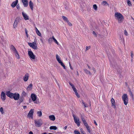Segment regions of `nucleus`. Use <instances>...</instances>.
<instances>
[{"label": "nucleus", "instance_id": "obj_1", "mask_svg": "<svg viewBox=\"0 0 134 134\" xmlns=\"http://www.w3.org/2000/svg\"><path fill=\"white\" fill-rule=\"evenodd\" d=\"M114 16L115 19L118 20L119 23H121L122 22L124 19V17L121 14L116 12Z\"/></svg>", "mask_w": 134, "mask_h": 134}, {"label": "nucleus", "instance_id": "obj_2", "mask_svg": "<svg viewBox=\"0 0 134 134\" xmlns=\"http://www.w3.org/2000/svg\"><path fill=\"white\" fill-rule=\"evenodd\" d=\"M10 48L13 52L15 54V55L18 59H19L20 57L15 47L13 45L11 46Z\"/></svg>", "mask_w": 134, "mask_h": 134}, {"label": "nucleus", "instance_id": "obj_3", "mask_svg": "<svg viewBox=\"0 0 134 134\" xmlns=\"http://www.w3.org/2000/svg\"><path fill=\"white\" fill-rule=\"evenodd\" d=\"M122 100L124 101V104L126 105L127 104L128 102V98L127 94H124L122 96Z\"/></svg>", "mask_w": 134, "mask_h": 134}, {"label": "nucleus", "instance_id": "obj_4", "mask_svg": "<svg viewBox=\"0 0 134 134\" xmlns=\"http://www.w3.org/2000/svg\"><path fill=\"white\" fill-rule=\"evenodd\" d=\"M28 45L34 49H37V47L35 42L34 41L32 43H28Z\"/></svg>", "mask_w": 134, "mask_h": 134}, {"label": "nucleus", "instance_id": "obj_5", "mask_svg": "<svg viewBox=\"0 0 134 134\" xmlns=\"http://www.w3.org/2000/svg\"><path fill=\"white\" fill-rule=\"evenodd\" d=\"M35 126L37 127L41 126L42 124V122L41 120H35L34 121Z\"/></svg>", "mask_w": 134, "mask_h": 134}, {"label": "nucleus", "instance_id": "obj_6", "mask_svg": "<svg viewBox=\"0 0 134 134\" xmlns=\"http://www.w3.org/2000/svg\"><path fill=\"white\" fill-rule=\"evenodd\" d=\"M28 54L31 59H35V55L31 51H28Z\"/></svg>", "mask_w": 134, "mask_h": 134}, {"label": "nucleus", "instance_id": "obj_7", "mask_svg": "<svg viewBox=\"0 0 134 134\" xmlns=\"http://www.w3.org/2000/svg\"><path fill=\"white\" fill-rule=\"evenodd\" d=\"M20 20V18L17 17L16 18L13 24V27L14 28H15L16 27L18 24Z\"/></svg>", "mask_w": 134, "mask_h": 134}, {"label": "nucleus", "instance_id": "obj_8", "mask_svg": "<svg viewBox=\"0 0 134 134\" xmlns=\"http://www.w3.org/2000/svg\"><path fill=\"white\" fill-rule=\"evenodd\" d=\"M73 116L74 118L75 122L77 124V126H79L80 125V124L79 122V119H77L76 117L74 114L73 115Z\"/></svg>", "mask_w": 134, "mask_h": 134}, {"label": "nucleus", "instance_id": "obj_9", "mask_svg": "<svg viewBox=\"0 0 134 134\" xmlns=\"http://www.w3.org/2000/svg\"><path fill=\"white\" fill-rule=\"evenodd\" d=\"M20 95L19 93H14L12 99L13 98L15 100H18L19 98Z\"/></svg>", "mask_w": 134, "mask_h": 134}, {"label": "nucleus", "instance_id": "obj_10", "mask_svg": "<svg viewBox=\"0 0 134 134\" xmlns=\"http://www.w3.org/2000/svg\"><path fill=\"white\" fill-rule=\"evenodd\" d=\"M6 95L8 97L11 99H12L14 93H11L9 91H7L6 92Z\"/></svg>", "mask_w": 134, "mask_h": 134}, {"label": "nucleus", "instance_id": "obj_11", "mask_svg": "<svg viewBox=\"0 0 134 134\" xmlns=\"http://www.w3.org/2000/svg\"><path fill=\"white\" fill-rule=\"evenodd\" d=\"M34 109H32L30 111L27 115V116L29 118H33V115L34 113Z\"/></svg>", "mask_w": 134, "mask_h": 134}, {"label": "nucleus", "instance_id": "obj_12", "mask_svg": "<svg viewBox=\"0 0 134 134\" xmlns=\"http://www.w3.org/2000/svg\"><path fill=\"white\" fill-rule=\"evenodd\" d=\"M111 107L114 109H116V107L115 104V102L113 98H112L111 100Z\"/></svg>", "mask_w": 134, "mask_h": 134}, {"label": "nucleus", "instance_id": "obj_13", "mask_svg": "<svg viewBox=\"0 0 134 134\" xmlns=\"http://www.w3.org/2000/svg\"><path fill=\"white\" fill-rule=\"evenodd\" d=\"M1 98L3 100H5L6 99L5 94L3 92H2L1 94Z\"/></svg>", "mask_w": 134, "mask_h": 134}, {"label": "nucleus", "instance_id": "obj_14", "mask_svg": "<svg viewBox=\"0 0 134 134\" xmlns=\"http://www.w3.org/2000/svg\"><path fill=\"white\" fill-rule=\"evenodd\" d=\"M28 0H21L24 6L25 7H27L28 5Z\"/></svg>", "mask_w": 134, "mask_h": 134}, {"label": "nucleus", "instance_id": "obj_15", "mask_svg": "<svg viewBox=\"0 0 134 134\" xmlns=\"http://www.w3.org/2000/svg\"><path fill=\"white\" fill-rule=\"evenodd\" d=\"M31 98L32 100L34 101H35L37 97L35 94L32 93L31 95Z\"/></svg>", "mask_w": 134, "mask_h": 134}, {"label": "nucleus", "instance_id": "obj_16", "mask_svg": "<svg viewBox=\"0 0 134 134\" xmlns=\"http://www.w3.org/2000/svg\"><path fill=\"white\" fill-rule=\"evenodd\" d=\"M22 14L24 19L25 20H28L29 19V16L26 13H24V12H23L22 13Z\"/></svg>", "mask_w": 134, "mask_h": 134}, {"label": "nucleus", "instance_id": "obj_17", "mask_svg": "<svg viewBox=\"0 0 134 134\" xmlns=\"http://www.w3.org/2000/svg\"><path fill=\"white\" fill-rule=\"evenodd\" d=\"M18 0L13 2L11 6L12 8H14L16 5L18 3Z\"/></svg>", "mask_w": 134, "mask_h": 134}, {"label": "nucleus", "instance_id": "obj_18", "mask_svg": "<svg viewBox=\"0 0 134 134\" xmlns=\"http://www.w3.org/2000/svg\"><path fill=\"white\" fill-rule=\"evenodd\" d=\"M29 6L30 8L32 10H33V6H34V3H33L31 1H30L29 2Z\"/></svg>", "mask_w": 134, "mask_h": 134}, {"label": "nucleus", "instance_id": "obj_19", "mask_svg": "<svg viewBox=\"0 0 134 134\" xmlns=\"http://www.w3.org/2000/svg\"><path fill=\"white\" fill-rule=\"evenodd\" d=\"M29 76L28 73L26 74L24 76L23 78L24 81H26L28 80Z\"/></svg>", "mask_w": 134, "mask_h": 134}, {"label": "nucleus", "instance_id": "obj_20", "mask_svg": "<svg viewBox=\"0 0 134 134\" xmlns=\"http://www.w3.org/2000/svg\"><path fill=\"white\" fill-rule=\"evenodd\" d=\"M86 127V128L88 132L89 133H90L91 132V130L90 129V127L88 124L85 125V126Z\"/></svg>", "mask_w": 134, "mask_h": 134}, {"label": "nucleus", "instance_id": "obj_21", "mask_svg": "<svg viewBox=\"0 0 134 134\" xmlns=\"http://www.w3.org/2000/svg\"><path fill=\"white\" fill-rule=\"evenodd\" d=\"M49 118L50 120L52 121H54L55 120V117L54 115H51L49 116Z\"/></svg>", "mask_w": 134, "mask_h": 134}, {"label": "nucleus", "instance_id": "obj_22", "mask_svg": "<svg viewBox=\"0 0 134 134\" xmlns=\"http://www.w3.org/2000/svg\"><path fill=\"white\" fill-rule=\"evenodd\" d=\"M73 91L75 92V94L76 96L78 97V98H79L80 97V96L78 94L77 90L76 88H75L74 89H73Z\"/></svg>", "mask_w": 134, "mask_h": 134}, {"label": "nucleus", "instance_id": "obj_23", "mask_svg": "<svg viewBox=\"0 0 134 134\" xmlns=\"http://www.w3.org/2000/svg\"><path fill=\"white\" fill-rule=\"evenodd\" d=\"M32 87V83L30 84L28 86L27 89L29 90H31Z\"/></svg>", "mask_w": 134, "mask_h": 134}, {"label": "nucleus", "instance_id": "obj_24", "mask_svg": "<svg viewBox=\"0 0 134 134\" xmlns=\"http://www.w3.org/2000/svg\"><path fill=\"white\" fill-rule=\"evenodd\" d=\"M84 70L85 71V72L87 74H89L90 75H91V73L90 72V71L87 70V69H85Z\"/></svg>", "mask_w": 134, "mask_h": 134}, {"label": "nucleus", "instance_id": "obj_25", "mask_svg": "<svg viewBox=\"0 0 134 134\" xmlns=\"http://www.w3.org/2000/svg\"><path fill=\"white\" fill-rule=\"evenodd\" d=\"M52 39H53V40L54 41V42L56 43L57 45H58L59 43L58 42V41H57V40L55 38L54 36H53L52 37Z\"/></svg>", "mask_w": 134, "mask_h": 134}, {"label": "nucleus", "instance_id": "obj_26", "mask_svg": "<svg viewBox=\"0 0 134 134\" xmlns=\"http://www.w3.org/2000/svg\"><path fill=\"white\" fill-rule=\"evenodd\" d=\"M49 129L50 130H56L57 129V128L56 126H51L49 127Z\"/></svg>", "mask_w": 134, "mask_h": 134}, {"label": "nucleus", "instance_id": "obj_27", "mask_svg": "<svg viewBox=\"0 0 134 134\" xmlns=\"http://www.w3.org/2000/svg\"><path fill=\"white\" fill-rule=\"evenodd\" d=\"M127 1L128 5L129 6H132V4L131 1L129 0H127Z\"/></svg>", "mask_w": 134, "mask_h": 134}, {"label": "nucleus", "instance_id": "obj_28", "mask_svg": "<svg viewBox=\"0 0 134 134\" xmlns=\"http://www.w3.org/2000/svg\"><path fill=\"white\" fill-rule=\"evenodd\" d=\"M102 5H108V3L106 1H103L102 3Z\"/></svg>", "mask_w": 134, "mask_h": 134}, {"label": "nucleus", "instance_id": "obj_29", "mask_svg": "<svg viewBox=\"0 0 134 134\" xmlns=\"http://www.w3.org/2000/svg\"><path fill=\"white\" fill-rule=\"evenodd\" d=\"M38 116L39 117H41L42 115V113L41 111H38L37 112Z\"/></svg>", "mask_w": 134, "mask_h": 134}, {"label": "nucleus", "instance_id": "obj_30", "mask_svg": "<svg viewBox=\"0 0 134 134\" xmlns=\"http://www.w3.org/2000/svg\"><path fill=\"white\" fill-rule=\"evenodd\" d=\"M62 18L65 21L67 22L69 20H68V18L64 16H63Z\"/></svg>", "mask_w": 134, "mask_h": 134}, {"label": "nucleus", "instance_id": "obj_31", "mask_svg": "<svg viewBox=\"0 0 134 134\" xmlns=\"http://www.w3.org/2000/svg\"><path fill=\"white\" fill-rule=\"evenodd\" d=\"M74 134H80V132L78 130H75L74 131Z\"/></svg>", "mask_w": 134, "mask_h": 134}, {"label": "nucleus", "instance_id": "obj_32", "mask_svg": "<svg viewBox=\"0 0 134 134\" xmlns=\"http://www.w3.org/2000/svg\"><path fill=\"white\" fill-rule=\"evenodd\" d=\"M93 9L96 10H97V5L96 4H94L93 5Z\"/></svg>", "mask_w": 134, "mask_h": 134}, {"label": "nucleus", "instance_id": "obj_33", "mask_svg": "<svg viewBox=\"0 0 134 134\" xmlns=\"http://www.w3.org/2000/svg\"><path fill=\"white\" fill-rule=\"evenodd\" d=\"M69 84L71 86V87L73 90V89H74L75 88L74 87V85L72 84L71 83V82H70L69 83Z\"/></svg>", "mask_w": 134, "mask_h": 134}, {"label": "nucleus", "instance_id": "obj_34", "mask_svg": "<svg viewBox=\"0 0 134 134\" xmlns=\"http://www.w3.org/2000/svg\"><path fill=\"white\" fill-rule=\"evenodd\" d=\"M36 32L38 35L40 36H41V34L38 30L36 31Z\"/></svg>", "mask_w": 134, "mask_h": 134}, {"label": "nucleus", "instance_id": "obj_35", "mask_svg": "<svg viewBox=\"0 0 134 134\" xmlns=\"http://www.w3.org/2000/svg\"><path fill=\"white\" fill-rule=\"evenodd\" d=\"M52 39H53L52 37H50L48 40V41L50 43L52 41Z\"/></svg>", "mask_w": 134, "mask_h": 134}, {"label": "nucleus", "instance_id": "obj_36", "mask_svg": "<svg viewBox=\"0 0 134 134\" xmlns=\"http://www.w3.org/2000/svg\"><path fill=\"white\" fill-rule=\"evenodd\" d=\"M80 131L82 134H85V132L83 131V129L82 128L80 129Z\"/></svg>", "mask_w": 134, "mask_h": 134}, {"label": "nucleus", "instance_id": "obj_37", "mask_svg": "<svg viewBox=\"0 0 134 134\" xmlns=\"http://www.w3.org/2000/svg\"><path fill=\"white\" fill-rule=\"evenodd\" d=\"M82 104H83V105H84V107H87V104H85V102H84L83 101V100H82Z\"/></svg>", "mask_w": 134, "mask_h": 134}, {"label": "nucleus", "instance_id": "obj_38", "mask_svg": "<svg viewBox=\"0 0 134 134\" xmlns=\"http://www.w3.org/2000/svg\"><path fill=\"white\" fill-rule=\"evenodd\" d=\"M0 111L2 114H3L4 113V112L3 111V108L2 107H1L0 108Z\"/></svg>", "mask_w": 134, "mask_h": 134}, {"label": "nucleus", "instance_id": "obj_39", "mask_svg": "<svg viewBox=\"0 0 134 134\" xmlns=\"http://www.w3.org/2000/svg\"><path fill=\"white\" fill-rule=\"evenodd\" d=\"M60 64H61V65L63 67V68L64 69H65V65H64V64L62 62Z\"/></svg>", "mask_w": 134, "mask_h": 134}, {"label": "nucleus", "instance_id": "obj_40", "mask_svg": "<svg viewBox=\"0 0 134 134\" xmlns=\"http://www.w3.org/2000/svg\"><path fill=\"white\" fill-rule=\"evenodd\" d=\"M22 94L24 96H25L26 95V94L24 91H23Z\"/></svg>", "mask_w": 134, "mask_h": 134}, {"label": "nucleus", "instance_id": "obj_41", "mask_svg": "<svg viewBox=\"0 0 134 134\" xmlns=\"http://www.w3.org/2000/svg\"><path fill=\"white\" fill-rule=\"evenodd\" d=\"M82 122H83V123L85 126V125H86L88 124L85 120H84L82 121Z\"/></svg>", "mask_w": 134, "mask_h": 134}, {"label": "nucleus", "instance_id": "obj_42", "mask_svg": "<svg viewBox=\"0 0 134 134\" xmlns=\"http://www.w3.org/2000/svg\"><path fill=\"white\" fill-rule=\"evenodd\" d=\"M90 47H91V46H86V51L89 49H90Z\"/></svg>", "mask_w": 134, "mask_h": 134}, {"label": "nucleus", "instance_id": "obj_43", "mask_svg": "<svg viewBox=\"0 0 134 134\" xmlns=\"http://www.w3.org/2000/svg\"><path fill=\"white\" fill-rule=\"evenodd\" d=\"M131 57L133 59V54L132 51H131Z\"/></svg>", "mask_w": 134, "mask_h": 134}, {"label": "nucleus", "instance_id": "obj_44", "mask_svg": "<svg viewBox=\"0 0 134 134\" xmlns=\"http://www.w3.org/2000/svg\"><path fill=\"white\" fill-rule=\"evenodd\" d=\"M24 100V99L23 98H21L19 99V102L20 103L22 102Z\"/></svg>", "mask_w": 134, "mask_h": 134}, {"label": "nucleus", "instance_id": "obj_45", "mask_svg": "<svg viewBox=\"0 0 134 134\" xmlns=\"http://www.w3.org/2000/svg\"><path fill=\"white\" fill-rule=\"evenodd\" d=\"M124 34L126 36H127L128 35L127 32L126 30L124 31Z\"/></svg>", "mask_w": 134, "mask_h": 134}, {"label": "nucleus", "instance_id": "obj_46", "mask_svg": "<svg viewBox=\"0 0 134 134\" xmlns=\"http://www.w3.org/2000/svg\"><path fill=\"white\" fill-rule=\"evenodd\" d=\"M67 23H68V25L70 26H72V24L70 23L69 21H68V22H67Z\"/></svg>", "mask_w": 134, "mask_h": 134}, {"label": "nucleus", "instance_id": "obj_47", "mask_svg": "<svg viewBox=\"0 0 134 134\" xmlns=\"http://www.w3.org/2000/svg\"><path fill=\"white\" fill-rule=\"evenodd\" d=\"M81 119L82 120V121H83L84 120H85L84 118H83V116H81Z\"/></svg>", "mask_w": 134, "mask_h": 134}, {"label": "nucleus", "instance_id": "obj_48", "mask_svg": "<svg viewBox=\"0 0 134 134\" xmlns=\"http://www.w3.org/2000/svg\"><path fill=\"white\" fill-rule=\"evenodd\" d=\"M93 34L95 36H96V33L94 31H93Z\"/></svg>", "mask_w": 134, "mask_h": 134}, {"label": "nucleus", "instance_id": "obj_49", "mask_svg": "<svg viewBox=\"0 0 134 134\" xmlns=\"http://www.w3.org/2000/svg\"><path fill=\"white\" fill-rule=\"evenodd\" d=\"M57 61L60 64L62 62V61L60 59L58 60Z\"/></svg>", "mask_w": 134, "mask_h": 134}, {"label": "nucleus", "instance_id": "obj_50", "mask_svg": "<svg viewBox=\"0 0 134 134\" xmlns=\"http://www.w3.org/2000/svg\"><path fill=\"white\" fill-rule=\"evenodd\" d=\"M57 61L60 64L62 62V61L60 59L58 60Z\"/></svg>", "mask_w": 134, "mask_h": 134}, {"label": "nucleus", "instance_id": "obj_51", "mask_svg": "<svg viewBox=\"0 0 134 134\" xmlns=\"http://www.w3.org/2000/svg\"><path fill=\"white\" fill-rule=\"evenodd\" d=\"M25 34H26L27 33V30L26 28H25Z\"/></svg>", "mask_w": 134, "mask_h": 134}, {"label": "nucleus", "instance_id": "obj_52", "mask_svg": "<svg viewBox=\"0 0 134 134\" xmlns=\"http://www.w3.org/2000/svg\"><path fill=\"white\" fill-rule=\"evenodd\" d=\"M93 71H94V73H95L96 72V70H95V69L94 68H93Z\"/></svg>", "mask_w": 134, "mask_h": 134}, {"label": "nucleus", "instance_id": "obj_53", "mask_svg": "<svg viewBox=\"0 0 134 134\" xmlns=\"http://www.w3.org/2000/svg\"><path fill=\"white\" fill-rule=\"evenodd\" d=\"M56 57L57 59L58 58H59V56L58 54H56Z\"/></svg>", "mask_w": 134, "mask_h": 134}, {"label": "nucleus", "instance_id": "obj_54", "mask_svg": "<svg viewBox=\"0 0 134 134\" xmlns=\"http://www.w3.org/2000/svg\"><path fill=\"white\" fill-rule=\"evenodd\" d=\"M94 123L96 125H97V124L95 120H94Z\"/></svg>", "mask_w": 134, "mask_h": 134}, {"label": "nucleus", "instance_id": "obj_55", "mask_svg": "<svg viewBox=\"0 0 134 134\" xmlns=\"http://www.w3.org/2000/svg\"><path fill=\"white\" fill-rule=\"evenodd\" d=\"M69 66H70V68L71 69H73V68H72V66H71V65L70 64V63H69Z\"/></svg>", "mask_w": 134, "mask_h": 134}, {"label": "nucleus", "instance_id": "obj_56", "mask_svg": "<svg viewBox=\"0 0 134 134\" xmlns=\"http://www.w3.org/2000/svg\"><path fill=\"white\" fill-rule=\"evenodd\" d=\"M16 7L18 9L20 8L19 5H17L16 6Z\"/></svg>", "mask_w": 134, "mask_h": 134}, {"label": "nucleus", "instance_id": "obj_57", "mask_svg": "<svg viewBox=\"0 0 134 134\" xmlns=\"http://www.w3.org/2000/svg\"><path fill=\"white\" fill-rule=\"evenodd\" d=\"M29 134H33L32 131H30L29 132Z\"/></svg>", "mask_w": 134, "mask_h": 134}, {"label": "nucleus", "instance_id": "obj_58", "mask_svg": "<svg viewBox=\"0 0 134 134\" xmlns=\"http://www.w3.org/2000/svg\"><path fill=\"white\" fill-rule=\"evenodd\" d=\"M23 108L24 109H25L27 108V107L26 106H23Z\"/></svg>", "mask_w": 134, "mask_h": 134}, {"label": "nucleus", "instance_id": "obj_59", "mask_svg": "<svg viewBox=\"0 0 134 134\" xmlns=\"http://www.w3.org/2000/svg\"><path fill=\"white\" fill-rule=\"evenodd\" d=\"M26 34V36L27 37H29V35H28V34L27 33V34Z\"/></svg>", "mask_w": 134, "mask_h": 134}, {"label": "nucleus", "instance_id": "obj_60", "mask_svg": "<svg viewBox=\"0 0 134 134\" xmlns=\"http://www.w3.org/2000/svg\"><path fill=\"white\" fill-rule=\"evenodd\" d=\"M87 66H88V67L89 69H90L91 68V67L90 66L87 65Z\"/></svg>", "mask_w": 134, "mask_h": 134}, {"label": "nucleus", "instance_id": "obj_61", "mask_svg": "<svg viewBox=\"0 0 134 134\" xmlns=\"http://www.w3.org/2000/svg\"><path fill=\"white\" fill-rule=\"evenodd\" d=\"M35 30H36V31H37L38 30V29L36 27H35Z\"/></svg>", "mask_w": 134, "mask_h": 134}, {"label": "nucleus", "instance_id": "obj_62", "mask_svg": "<svg viewBox=\"0 0 134 134\" xmlns=\"http://www.w3.org/2000/svg\"><path fill=\"white\" fill-rule=\"evenodd\" d=\"M67 127V126H65L64 127V129H65V130H66V129Z\"/></svg>", "mask_w": 134, "mask_h": 134}, {"label": "nucleus", "instance_id": "obj_63", "mask_svg": "<svg viewBox=\"0 0 134 134\" xmlns=\"http://www.w3.org/2000/svg\"><path fill=\"white\" fill-rule=\"evenodd\" d=\"M56 59H57V61H58V60H60V58H57Z\"/></svg>", "mask_w": 134, "mask_h": 134}, {"label": "nucleus", "instance_id": "obj_64", "mask_svg": "<svg viewBox=\"0 0 134 134\" xmlns=\"http://www.w3.org/2000/svg\"><path fill=\"white\" fill-rule=\"evenodd\" d=\"M42 134H47V133L46 132H44Z\"/></svg>", "mask_w": 134, "mask_h": 134}]
</instances>
